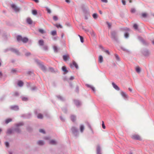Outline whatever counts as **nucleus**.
I'll use <instances>...</instances> for the list:
<instances>
[{"mask_svg": "<svg viewBox=\"0 0 154 154\" xmlns=\"http://www.w3.org/2000/svg\"><path fill=\"white\" fill-rule=\"evenodd\" d=\"M98 61L100 63H102L103 62V57L102 56L100 55L98 58Z\"/></svg>", "mask_w": 154, "mask_h": 154, "instance_id": "28", "label": "nucleus"}, {"mask_svg": "<svg viewBox=\"0 0 154 154\" xmlns=\"http://www.w3.org/2000/svg\"><path fill=\"white\" fill-rule=\"evenodd\" d=\"M87 87L90 88L94 92H95V88L93 86L87 84Z\"/></svg>", "mask_w": 154, "mask_h": 154, "instance_id": "26", "label": "nucleus"}, {"mask_svg": "<svg viewBox=\"0 0 154 154\" xmlns=\"http://www.w3.org/2000/svg\"><path fill=\"white\" fill-rule=\"evenodd\" d=\"M11 109L15 111H17L19 109L18 106L17 105L12 106L10 107Z\"/></svg>", "mask_w": 154, "mask_h": 154, "instance_id": "6", "label": "nucleus"}, {"mask_svg": "<svg viewBox=\"0 0 154 154\" xmlns=\"http://www.w3.org/2000/svg\"><path fill=\"white\" fill-rule=\"evenodd\" d=\"M39 112V110L38 109H35L34 111V112L35 115H37L38 113Z\"/></svg>", "mask_w": 154, "mask_h": 154, "instance_id": "58", "label": "nucleus"}, {"mask_svg": "<svg viewBox=\"0 0 154 154\" xmlns=\"http://www.w3.org/2000/svg\"><path fill=\"white\" fill-rule=\"evenodd\" d=\"M62 70L65 73L68 72V71L67 70L65 66H63L62 67Z\"/></svg>", "mask_w": 154, "mask_h": 154, "instance_id": "33", "label": "nucleus"}, {"mask_svg": "<svg viewBox=\"0 0 154 154\" xmlns=\"http://www.w3.org/2000/svg\"><path fill=\"white\" fill-rule=\"evenodd\" d=\"M142 53L145 56H148L149 54V51L146 49H145L142 51Z\"/></svg>", "mask_w": 154, "mask_h": 154, "instance_id": "11", "label": "nucleus"}, {"mask_svg": "<svg viewBox=\"0 0 154 154\" xmlns=\"http://www.w3.org/2000/svg\"><path fill=\"white\" fill-rule=\"evenodd\" d=\"M49 143L52 145H55L57 143V142L54 140H52L49 141Z\"/></svg>", "mask_w": 154, "mask_h": 154, "instance_id": "24", "label": "nucleus"}, {"mask_svg": "<svg viewBox=\"0 0 154 154\" xmlns=\"http://www.w3.org/2000/svg\"><path fill=\"white\" fill-rule=\"evenodd\" d=\"M53 19L55 21H57L58 19V18L56 16H54L53 17Z\"/></svg>", "mask_w": 154, "mask_h": 154, "instance_id": "59", "label": "nucleus"}, {"mask_svg": "<svg viewBox=\"0 0 154 154\" xmlns=\"http://www.w3.org/2000/svg\"><path fill=\"white\" fill-rule=\"evenodd\" d=\"M115 56L116 60L118 61H120V59L118 55L116 54H115Z\"/></svg>", "mask_w": 154, "mask_h": 154, "instance_id": "38", "label": "nucleus"}, {"mask_svg": "<svg viewBox=\"0 0 154 154\" xmlns=\"http://www.w3.org/2000/svg\"><path fill=\"white\" fill-rule=\"evenodd\" d=\"M129 36V34L128 32H126L125 33L124 36L125 38H128Z\"/></svg>", "mask_w": 154, "mask_h": 154, "instance_id": "43", "label": "nucleus"}, {"mask_svg": "<svg viewBox=\"0 0 154 154\" xmlns=\"http://www.w3.org/2000/svg\"><path fill=\"white\" fill-rule=\"evenodd\" d=\"M92 16L94 19H96L97 18L98 14L97 13H95L93 14Z\"/></svg>", "mask_w": 154, "mask_h": 154, "instance_id": "35", "label": "nucleus"}, {"mask_svg": "<svg viewBox=\"0 0 154 154\" xmlns=\"http://www.w3.org/2000/svg\"><path fill=\"white\" fill-rule=\"evenodd\" d=\"M23 38L20 35H18L17 37V40L18 42H19L20 41L22 40V39Z\"/></svg>", "mask_w": 154, "mask_h": 154, "instance_id": "34", "label": "nucleus"}, {"mask_svg": "<svg viewBox=\"0 0 154 154\" xmlns=\"http://www.w3.org/2000/svg\"><path fill=\"white\" fill-rule=\"evenodd\" d=\"M11 7L13 10H20V8L17 7L15 4H12L11 5Z\"/></svg>", "mask_w": 154, "mask_h": 154, "instance_id": "15", "label": "nucleus"}, {"mask_svg": "<svg viewBox=\"0 0 154 154\" xmlns=\"http://www.w3.org/2000/svg\"><path fill=\"white\" fill-rule=\"evenodd\" d=\"M147 14L145 13H143L142 14V17L143 18H146L147 16Z\"/></svg>", "mask_w": 154, "mask_h": 154, "instance_id": "42", "label": "nucleus"}, {"mask_svg": "<svg viewBox=\"0 0 154 154\" xmlns=\"http://www.w3.org/2000/svg\"><path fill=\"white\" fill-rule=\"evenodd\" d=\"M138 39L139 41L141 42L143 44L146 45V43L145 41L140 36L138 37Z\"/></svg>", "mask_w": 154, "mask_h": 154, "instance_id": "21", "label": "nucleus"}, {"mask_svg": "<svg viewBox=\"0 0 154 154\" xmlns=\"http://www.w3.org/2000/svg\"><path fill=\"white\" fill-rule=\"evenodd\" d=\"M28 41V39L26 37H24L22 39V42L23 43H27Z\"/></svg>", "mask_w": 154, "mask_h": 154, "instance_id": "25", "label": "nucleus"}, {"mask_svg": "<svg viewBox=\"0 0 154 154\" xmlns=\"http://www.w3.org/2000/svg\"><path fill=\"white\" fill-rule=\"evenodd\" d=\"M60 120L62 122H64L65 121V119L62 116H60Z\"/></svg>", "mask_w": 154, "mask_h": 154, "instance_id": "60", "label": "nucleus"}, {"mask_svg": "<svg viewBox=\"0 0 154 154\" xmlns=\"http://www.w3.org/2000/svg\"><path fill=\"white\" fill-rule=\"evenodd\" d=\"M62 111L65 113H66L67 112V109L66 108L64 107L62 109Z\"/></svg>", "mask_w": 154, "mask_h": 154, "instance_id": "54", "label": "nucleus"}, {"mask_svg": "<svg viewBox=\"0 0 154 154\" xmlns=\"http://www.w3.org/2000/svg\"><path fill=\"white\" fill-rule=\"evenodd\" d=\"M79 129L80 132L82 133H83L85 129V127L84 125H80L79 126Z\"/></svg>", "mask_w": 154, "mask_h": 154, "instance_id": "16", "label": "nucleus"}, {"mask_svg": "<svg viewBox=\"0 0 154 154\" xmlns=\"http://www.w3.org/2000/svg\"><path fill=\"white\" fill-rule=\"evenodd\" d=\"M63 60L65 61H67L69 58V55L68 54L63 55Z\"/></svg>", "mask_w": 154, "mask_h": 154, "instance_id": "19", "label": "nucleus"}, {"mask_svg": "<svg viewBox=\"0 0 154 154\" xmlns=\"http://www.w3.org/2000/svg\"><path fill=\"white\" fill-rule=\"evenodd\" d=\"M37 117L39 119H43V116L41 114H38Z\"/></svg>", "mask_w": 154, "mask_h": 154, "instance_id": "37", "label": "nucleus"}, {"mask_svg": "<svg viewBox=\"0 0 154 154\" xmlns=\"http://www.w3.org/2000/svg\"><path fill=\"white\" fill-rule=\"evenodd\" d=\"M74 102L77 106H79L81 104V102L78 100H74Z\"/></svg>", "mask_w": 154, "mask_h": 154, "instance_id": "20", "label": "nucleus"}, {"mask_svg": "<svg viewBox=\"0 0 154 154\" xmlns=\"http://www.w3.org/2000/svg\"><path fill=\"white\" fill-rule=\"evenodd\" d=\"M106 24L108 25V26L109 28H110L111 27V24L110 23L108 22H106Z\"/></svg>", "mask_w": 154, "mask_h": 154, "instance_id": "50", "label": "nucleus"}, {"mask_svg": "<svg viewBox=\"0 0 154 154\" xmlns=\"http://www.w3.org/2000/svg\"><path fill=\"white\" fill-rule=\"evenodd\" d=\"M16 70L15 69H13L11 71V72L12 73H14L16 72Z\"/></svg>", "mask_w": 154, "mask_h": 154, "instance_id": "55", "label": "nucleus"}, {"mask_svg": "<svg viewBox=\"0 0 154 154\" xmlns=\"http://www.w3.org/2000/svg\"><path fill=\"white\" fill-rule=\"evenodd\" d=\"M43 49L45 51H47L48 50V46L46 45H43L42 47Z\"/></svg>", "mask_w": 154, "mask_h": 154, "instance_id": "41", "label": "nucleus"}, {"mask_svg": "<svg viewBox=\"0 0 154 154\" xmlns=\"http://www.w3.org/2000/svg\"><path fill=\"white\" fill-rule=\"evenodd\" d=\"M56 33V31L55 30L51 32V35H55Z\"/></svg>", "mask_w": 154, "mask_h": 154, "instance_id": "47", "label": "nucleus"}, {"mask_svg": "<svg viewBox=\"0 0 154 154\" xmlns=\"http://www.w3.org/2000/svg\"><path fill=\"white\" fill-rule=\"evenodd\" d=\"M41 69L44 71H46V68L45 66L42 64V63H38Z\"/></svg>", "mask_w": 154, "mask_h": 154, "instance_id": "8", "label": "nucleus"}, {"mask_svg": "<svg viewBox=\"0 0 154 154\" xmlns=\"http://www.w3.org/2000/svg\"><path fill=\"white\" fill-rule=\"evenodd\" d=\"M117 32L115 31H112L111 32V38L117 42H118V39L117 38Z\"/></svg>", "mask_w": 154, "mask_h": 154, "instance_id": "3", "label": "nucleus"}, {"mask_svg": "<svg viewBox=\"0 0 154 154\" xmlns=\"http://www.w3.org/2000/svg\"><path fill=\"white\" fill-rule=\"evenodd\" d=\"M121 49H122L124 51H127V52L128 51L127 49H126L125 48H124L123 47H121Z\"/></svg>", "mask_w": 154, "mask_h": 154, "instance_id": "57", "label": "nucleus"}, {"mask_svg": "<svg viewBox=\"0 0 154 154\" xmlns=\"http://www.w3.org/2000/svg\"><path fill=\"white\" fill-rule=\"evenodd\" d=\"M17 84L19 87H21L23 85V83L22 81L20 80L18 82Z\"/></svg>", "mask_w": 154, "mask_h": 154, "instance_id": "29", "label": "nucleus"}, {"mask_svg": "<svg viewBox=\"0 0 154 154\" xmlns=\"http://www.w3.org/2000/svg\"><path fill=\"white\" fill-rule=\"evenodd\" d=\"M133 27L136 30H137L138 29V26L136 24H134L133 25Z\"/></svg>", "mask_w": 154, "mask_h": 154, "instance_id": "46", "label": "nucleus"}, {"mask_svg": "<svg viewBox=\"0 0 154 154\" xmlns=\"http://www.w3.org/2000/svg\"><path fill=\"white\" fill-rule=\"evenodd\" d=\"M21 98L22 100L23 101H26L28 100V98L27 97H24V96H21Z\"/></svg>", "mask_w": 154, "mask_h": 154, "instance_id": "31", "label": "nucleus"}, {"mask_svg": "<svg viewBox=\"0 0 154 154\" xmlns=\"http://www.w3.org/2000/svg\"><path fill=\"white\" fill-rule=\"evenodd\" d=\"M32 114L30 113H29L27 114L23 115H22V117L26 118H29L31 117Z\"/></svg>", "mask_w": 154, "mask_h": 154, "instance_id": "12", "label": "nucleus"}, {"mask_svg": "<svg viewBox=\"0 0 154 154\" xmlns=\"http://www.w3.org/2000/svg\"><path fill=\"white\" fill-rule=\"evenodd\" d=\"M71 119L73 122H74L76 120V117L74 115H71Z\"/></svg>", "mask_w": 154, "mask_h": 154, "instance_id": "30", "label": "nucleus"}, {"mask_svg": "<svg viewBox=\"0 0 154 154\" xmlns=\"http://www.w3.org/2000/svg\"><path fill=\"white\" fill-rule=\"evenodd\" d=\"M38 44L39 46H42L44 45V42L43 40H40L38 41Z\"/></svg>", "mask_w": 154, "mask_h": 154, "instance_id": "22", "label": "nucleus"}, {"mask_svg": "<svg viewBox=\"0 0 154 154\" xmlns=\"http://www.w3.org/2000/svg\"><path fill=\"white\" fill-rule=\"evenodd\" d=\"M87 128H88V134L90 135H93L94 134L93 129L90 125L88 123Z\"/></svg>", "mask_w": 154, "mask_h": 154, "instance_id": "4", "label": "nucleus"}, {"mask_svg": "<svg viewBox=\"0 0 154 154\" xmlns=\"http://www.w3.org/2000/svg\"><path fill=\"white\" fill-rule=\"evenodd\" d=\"M10 49L11 51L15 53L17 55H19L20 54L19 52L17 49L12 48H11Z\"/></svg>", "mask_w": 154, "mask_h": 154, "instance_id": "5", "label": "nucleus"}, {"mask_svg": "<svg viewBox=\"0 0 154 154\" xmlns=\"http://www.w3.org/2000/svg\"><path fill=\"white\" fill-rule=\"evenodd\" d=\"M57 97L58 99H59L60 101H64L65 100V98L61 96H60V95L57 96Z\"/></svg>", "mask_w": 154, "mask_h": 154, "instance_id": "27", "label": "nucleus"}, {"mask_svg": "<svg viewBox=\"0 0 154 154\" xmlns=\"http://www.w3.org/2000/svg\"><path fill=\"white\" fill-rule=\"evenodd\" d=\"M72 133L73 136L75 137H78L79 135V132L78 128L72 126L71 129Z\"/></svg>", "mask_w": 154, "mask_h": 154, "instance_id": "1", "label": "nucleus"}, {"mask_svg": "<svg viewBox=\"0 0 154 154\" xmlns=\"http://www.w3.org/2000/svg\"><path fill=\"white\" fill-rule=\"evenodd\" d=\"M123 29L124 30L126 31H129V29L127 28H125L122 29Z\"/></svg>", "mask_w": 154, "mask_h": 154, "instance_id": "64", "label": "nucleus"}, {"mask_svg": "<svg viewBox=\"0 0 154 154\" xmlns=\"http://www.w3.org/2000/svg\"><path fill=\"white\" fill-rule=\"evenodd\" d=\"M136 71L137 73H139L140 72L141 70L140 68L139 67H137L136 68Z\"/></svg>", "mask_w": 154, "mask_h": 154, "instance_id": "40", "label": "nucleus"}, {"mask_svg": "<svg viewBox=\"0 0 154 154\" xmlns=\"http://www.w3.org/2000/svg\"><path fill=\"white\" fill-rule=\"evenodd\" d=\"M96 150L97 154H101V148L99 145L97 146Z\"/></svg>", "mask_w": 154, "mask_h": 154, "instance_id": "17", "label": "nucleus"}, {"mask_svg": "<svg viewBox=\"0 0 154 154\" xmlns=\"http://www.w3.org/2000/svg\"><path fill=\"white\" fill-rule=\"evenodd\" d=\"M80 38V41H81V42L83 43L84 42L83 38L82 36V37H81Z\"/></svg>", "mask_w": 154, "mask_h": 154, "instance_id": "62", "label": "nucleus"}, {"mask_svg": "<svg viewBox=\"0 0 154 154\" xmlns=\"http://www.w3.org/2000/svg\"><path fill=\"white\" fill-rule=\"evenodd\" d=\"M102 127L104 129H105L106 128L105 126L104 123V122L103 121H102Z\"/></svg>", "mask_w": 154, "mask_h": 154, "instance_id": "61", "label": "nucleus"}, {"mask_svg": "<svg viewBox=\"0 0 154 154\" xmlns=\"http://www.w3.org/2000/svg\"><path fill=\"white\" fill-rule=\"evenodd\" d=\"M73 65L75 67L76 69H78L79 67L77 63H76L74 61H73L72 64H70V66L71 68H72L73 67Z\"/></svg>", "mask_w": 154, "mask_h": 154, "instance_id": "10", "label": "nucleus"}, {"mask_svg": "<svg viewBox=\"0 0 154 154\" xmlns=\"http://www.w3.org/2000/svg\"><path fill=\"white\" fill-rule=\"evenodd\" d=\"M39 131L41 133H42L44 134H45V130L43 129H40L39 130Z\"/></svg>", "mask_w": 154, "mask_h": 154, "instance_id": "49", "label": "nucleus"}, {"mask_svg": "<svg viewBox=\"0 0 154 154\" xmlns=\"http://www.w3.org/2000/svg\"><path fill=\"white\" fill-rule=\"evenodd\" d=\"M53 49L54 50V52L55 53H57L58 52V49L57 47L55 45H54L53 47Z\"/></svg>", "mask_w": 154, "mask_h": 154, "instance_id": "32", "label": "nucleus"}, {"mask_svg": "<svg viewBox=\"0 0 154 154\" xmlns=\"http://www.w3.org/2000/svg\"><path fill=\"white\" fill-rule=\"evenodd\" d=\"M38 31L41 34H44L45 33V31L42 29H38Z\"/></svg>", "mask_w": 154, "mask_h": 154, "instance_id": "39", "label": "nucleus"}, {"mask_svg": "<svg viewBox=\"0 0 154 154\" xmlns=\"http://www.w3.org/2000/svg\"><path fill=\"white\" fill-rule=\"evenodd\" d=\"M32 13L33 15H35L37 14V12L36 10H32Z\"/></svg>", "mask_w": 154, "mask_h": 154, "instance_id": "45", "label": "nucleus"}, {"mask_svg": "<svg viewBox=\"0 0 154 154\" xmlns=\"http://www.w3.org/2000/svg\"><path fill=\"white\" fill-rule=\"evenodd\" d=\"M27 9H30V10H35L33 8V5L32 4H30L28 5Z\"/></svg>", "mask_w": 154, "mask_h": 154, "instance_id": "23", "label": "nucleus"}, {"mask_svg": "<svg viewBox=\"0 0 154 154\" xmlns=\"http://www.w3.org/2000/svg\"><path fill=\"white\" fill-rule=\"evenodd\" d=\"M26 22L28 24L31 25L32 24V21L30 17H28L26 19Z\"/></svg>", "mask_w": 154, "mask_h": 154, "instance_id": "14", "label": "nucleus"}, {"mask_svg": "<svg viewBox=\"0 0 154 154\" xmlns=\"http://www.w3.org/2000/svg\"><path fill=\"white\" fill-rule=\"evenodd\" d=\"M49 70H50V71L52 72H54V69H53V68H52V67H50L49 68Z\"/></svg>", "mask_w": 154, "mask_h": 154, "instance_id": "63", "label": "nucleus"}, {"mask_svg": "<svg viewBox=\"0 0 154 154\" xmlns=\"http://www.w3.org/2000/svg\"><path fill=\"white\" fill-rule=\"evenodd\" d=\"M11 48H7L5 49L4 51V52L6 53L8 52L9 51H10V49H11Z\"/></svg>", "mask_w": 154, "mask_h": 154, "instance_id": "48", "label": "nucleus"}, {"mask_svg": "<svg viewBox=\"0 0 154 154\" xmlns=\"http://www.w3.org/2000/svg\"><path fill=\"white\" fill-rule=\"evenodd\" d=\"M13 131H14L13 130H12L11 129H9L7 130V133L8 134H11Z\"/></svg>", "mask_w": 154, "mask_h": 154, "instance_id": "36", "label": "nucleus"}, {"mask_svg": "<svg viewBox=\"0 0 154 154\" xmlns=\"http://www.w3.org/2000/svg\"><path fill=\"white\" fill-rule=\"evenodd\" d=\"M132 139L136 140H141V138L138 135L135 134L133 135L132 136Z\"/></svg>", "mask_w": 154, "mask_h": 154, "instance_id": "9", "label": "nucleus"}, {"mask_svg": "<svg viewBox=\"0 0 154 154\" xmlns=\"http://www.w3.org/2000/svg\"><path fill=\"white\" fill-rule=\"evenodd\" d=\"M24 124L23 122H19L15 125L16 128L13 129L14 131H15L17 133H20L21 132V130L19 127L23 126Z\"/></svg>", "mask_w": 154, "mask_h": 154, "instance_id": "2", "label": "nucleus"}, {"mask_svg": "<svg viewBox=\"0 0 154 154\" xmlns=\"http://www.w3.org/2000/svg\"><path fill=\"white\" fill-rule=\"evenodd\" d=\"M11 121L12 119H8L6 120L5 122L6 124H8L9 122H11Z\"/></svg>", "mask_w": 154, "mask_h": 154, "instance_id": "44", "label": "nucleus"}, {"mask_svg": "<svg viewBox=\"0 0 154 154\" xmlns=\"http://www.w3.org/2000/svg\"><path fill=\"white\" fill-rule=\"evenodd\" d=\"M31 55V53L30 52H27L25 54V55L27 57Z\"/></svg>", "mask_w": 154, "mask_h": 154, "instance_id": "51", "label": "nucleus"}, {"mask_svg": "<svg viewBox=\"0 0 154 154\" xmlns=\"http://www.w3.org/2000/svg\"><path fill=\"white\" fill-rule=\"evenodd\" d=\"M121 94L122 96L125 100H126L128 97V95L126 94V93L125 92L123 91H122L121 93Z\"/></svg>", "mask_w": 154, "mask_h": 154, "instance_id": "7", "label": "nucleus"}, {"mask_svg": "<svg viewBox=\"0 0 154 154\" xmlns=\"http://www.w3.org/2000/svg\"><path fill=\"white\" fill-rule=\"evenodd\" d=\"M5 145L7 147H8L9 146V143L8 142H5Z\"/></svg>", "mask_w": 154, "mask_h": 154, "instance_id": "52", "label": "nucleus"}, {"mask_svg": "<svg viewBox=\"0 0 154 154\" xmlns=\"http://www.w3.org/2000/svg\"><path fill=\"white\" fill-rule=\"evenodd\" d=\"M112 85L113 88L116 90L119 91L120 90L119 88L116 85L114 82L112 83Z\"/></svg>", "mask_w": 154, "mask_h": 154, "instance_id": "13", "label": "nucleus"}, {"mask_svg": "<svg viewBox=\"0 0 154 154\" xmlns=\"http://www.w3.org/2000/svg\"><path fill=\"white\" fill-rule=\"evenodd\" d=\"M37 144L39 146H43L45 144L44 141L42 140H39L37 142Z\"/></svg>", "mask_w": 154, "mask_h": 154, "instance_id": "18", "label": "nucleus"}, {"mask_svg": "<svg viewBox=\"0 0 154 154\" xmlns=\"http://www.w3.org/2000/svg\"><path fill=\"white\" fill-rule=\"evenodd\" d=\"M89 32L92 36H94V34L93 32L90 31Z\"/></svg>", "mask_w": 154, "mask_h": 154, "instance_id": "56", "label": "nucleus"}, {"mask_svg": "<svg viewBox=\"0 0 154 154\" xmlns=\"http://www.w3.org/2000/svg\"><path fill=\"white\" fill-rule=\"evenodd\" d=\"M44 139L45 140H49L51 139V137L49 136L45 137Z\"/></svg>", "mask_w": 154, "mask_h": 154, "instance_id": "53", "label": "nucleus"}]
</instances>
